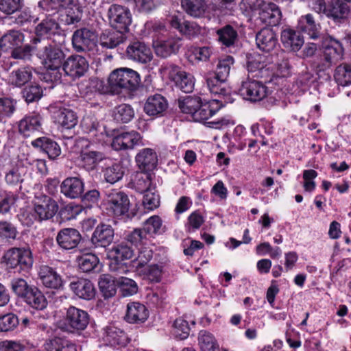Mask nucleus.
Masks as SVG:
<instances>
[{"instance_id":"1","label":"nucleus","mask_w":351,"mask_h":351,"mask_svg":"<svg viewBox=\"0 0 351 351\" xmlns=\"http://www.w3.org/2000/svg\"><path fill=\"white\" fill-rule=\"evenodd\" d=\"M81 127L84 133L89 135L93 143L82 138L77 141V146L82 148L81 160L84 167L93 169L105 158V155L99 150L95 149L96 144L104 145L108 141V134L106 128L101 125L93 115L84 117L81 121Z\"/></svg>"},{"instance_id":"2","label":"nucleus","mask_w":351,"mask_h":351,"mask_svg":"<svg viewBox=\"0 0 351 351\" xmlns=\"http://www.w3.org/2000/svg\"><path fill=\"white\" fill-rule=\"evenodd\" d=\"M180 110L189 114L196 122H204L213 117L221 107L217 99L203 100L198 96H187L178 103Z\"/></svg>"},{"instance_id":"3","label":"nucleus","mask_w":351,"mask_h":351,"mask_svg":"<svg viewBox=\"0 0 351 351\" xmlns=\"http://www.w3.org/2000/svg\"><path fill=\"white\" fill-rule=\"evenodd\" d=\"M39 59L46 69L42 74L41 80L47 82H56L61 79L60 69L64 58L63 51L51 45H45L37 53Z\"/></svg>"},{"instance_id":"4","label":"nucleus","mask_w":351,"mask_h":351,"mask_svg":"<svg viewBox=\"0 0 351 351\" xmlns=\"http://www.w3.org/2000/svg\"><path fill=\"white\" fill-rule=\"evenodd\" d=\"M160 75L164 80L174 83L176 87L184 93H191L195 86L194 76L176 65L167 64L160 69Z\"/></svg>"},{"instance_id":"5","label":"nucleus","mask_w":351,"mask_h":351,"mask_svg":"<svg viewBox=\"0 0 351 351\" xmlns=\"http://www.w3.org/2000/svg\"><path fill=\"white\" fill-rule=\"evenodd\" d=\"M147 27H152L156 35L153 40V47L158 56L167 58L176 53L180 47L179 38H170L167 40L159 37V34L167 32L165 26L160 22L147 24Z\"/></svg>"},{"instance_id":"6","label":"nucleus","mask_w":351,"mask_h":351,"mask_svg":"<svg viewBox=\"0 0 351 351\" xmlns=\"http://www.w3.org/2000/svg\"><path fill=\"white\" fill-rule=\"evenodd\" d=\"M139 82V74L129 68L115 69L108 77V84L110 90L112 91H117L118 88L134 90L137 88Z\"/></svg>"},{"instance_id":"7","label":"nucleus","mask_w":351,"mask_h":351,"mask_svg":"<svg viewBox=\"0 0 351 351\" xmlns=\"http://www.w3.org/2000/svg\"><path fill=\"white\" fill-rule=\"evenodd\" d=\"M239 94L244 99L252 102L261 101L265 98L270 101L271 106L276 102L275 99L269 97L268 88L263 82L257 80H247L243 82Z\"/></svg>"},{"instance_id":"8","label":"nucleus","mask_w":351,"mask_h":351,"mask_svg":"<svg viewBox=\"0 0 351 351\" xmlns=\"http://www.w3.org/2000/svg\"><path fill=\"white\" fill-rule=\"evenodd\" d=\"M104 206L111 215L120 217L128 213L130 202L128 195L124 192L117 189H111L106 193Z\"/></svg>"},{"instance_id":"9","label":"nucleus","mask_w":351,"mask_h":351,"mask_svg":"<svg viewBox=\"0 0 351 351\" xmlns=\"http://www.w3.org/2000/svg\"><path fill=\"white\" fill-rule=\"evenodd\" d=\"M88 324V315L85 311L70 306L66 310L64 319L60 321L58 326L64 331L73 332L84 330Z\"/></svg>"},{"instance_id":"10","label":"nucleus","mask_w":351,"mask_h":351,"mask_svg":"<svg viewBox=\"0 0 351 351\" xmlns=\"http://www.w3.org/2000/svg\"><path fill=\"white\" fill-rule=\"evenodd\" d=\"M3 263L8 269L19 268L20 270L32 267L33 259L29 250L23 247H12L5 252Z\"/></svg>"},{"instance_id":"11","label":"nucleus","mask_w":351,"mask_h":351,"mask_svg":"<svg viewBox=\"0 0 351 351\" xmlns=\"http://www.w3.org/2000/svg\"><path fill=\"white\" fill-rule=\"evenodd\" d=\"M133 255L134 251L127 244L121 243L114 245L107 254L108 258L111 260L109 264L110 270L118 275L126 274L128 267L121 261L131 258Z\"/></svg>"},{"instance_id":"12","label":"nucleus","mask_w":351,"mask_h":351,"mask_svg":"<svg viewBox=\"0 0 351 351\" xmlns=\"http://www.w3.org/2000/svg\"><path fill=\"white\" fill-rule=\"evenodd\" d=\"M312 10L317 14L323 13L335 21L346 19L350 10L347 3L338 0H334L328 7L326 6L324 0H313Z\"/></svg>"},{"instance_id":"13","label":"nucleus","mask_w":351,"mask_h":351,"mask_svg":"<svg viewBox=\"0 0 351 351\" xmlns=\"http://www.w3.org/2000/svg\"><path fill=\"white\" fill-rule=\"evenodd\" d=\"M108 19L110 25L119 32H126L132 22V15L128 8L112 5L108 10Z\"/></svg>"},{"instance_id":"14","label":"nucleus","mask_w":351,"mask_h":351,"mask_svg":"<svg viewBox=\"0 0 351 351\" xmlns=\"http://www.w3.org/2000/svg\"><path fill=\"white\" fill-rule=\"evenodd\" d=\"M142 136L136 131L122 132L114 136L111 142V147L116 151L132 149L136 146H143Z\"/></svg>"},{"instance_id":"15","label":"nucleus","mask_w":351,"mask_h":351,"mask_svg":"<svg viewBox=\"0 0 351 351\" xmlns=\"http://www.w3.org/2000/svg\"><path fill=\"white\" fill-rule=\"evenodd\" d=\"M267 58L259 53L247 56L246 68L252 77L267 78L270 77V68L267 62Z\"/></svg>"},{"instance_id":"16","label":"nucleus","mask_w":351,"mask_h":351,"mask_svg":"<svg viewBox=\"0 0 351 351\" xmlns=\"http://www.w3.org/2000/svg\"><path fill=\"white\" fill-rule=\"evenodd\" d=\"M58 210V205L55 200L47 196L37 198L34 202V210L35 219L39 221L52 218Z\"/></svg>"},{"instance_id":"17","label":"nucleus","mask_w":351,"mask_h":351,"mask_svg":"<svg viewBox=\"0 0 351 351\" xmlns=\"http://www.w3.org/2000/svg\"><path fill=\"white\" fill-rule=\"evenodd\" d=\"M38 277L41 283L47 288L59 290L64 285V280L58 271L49 266L43 265L38 271Z\"/></svg>"},{"instance_id":"18","label":"nucleus","mask_w":351,"mask_h":351,"mask_svg":"<svg viewBox=\"0 0 351 351\" xmlns=\"http://www.w3.org/2000/svg\"><path fill=\"white\" fill-rule=\"evenodd\" d=\"M88 68V62L80 55L69 56L62 64V69L66 75L72 77H80L84 75Z\"/></svg>"},{"instance_id":"19","label":"nucleus","mask_w":351,"mask_h":351,"mask_svg":"<svg viewBox=\"0 0 351 351\" xmlns=\"http://www.w3.org/2000/svg\"><path fill=\"white\" fill-rule=\"evenodd\" d=\"M19 132L24 137H30L42 130V117L39 114L25 115L18 123Z\"/></svg>"},{"instance_id":"20","label":"nucleus","mask_w":351,"mask_h":351,"mask_svg":"<svg viewBox=\"0 0 351 351\" xmlns=\"http://www.w3.org/2000/svg\"><path fill=\"white\" fill-rule=\"evenodd\" d=\"M125 53L128 59L141 63H147L152 59V52L149 47L140 41L130 43Z\"/></svg>"},{"instance_id":"21","label":"nucleus","mask_w":351,"mask_h":351,"mask_svg":"<svg viewBox=\"0 0 351 351\" xmlns=\"http://www.w3.org/2000/svg\"><path fill=\"white\" fill-rule=\"evenodd\" d=\"M80 232L71 228H63L56 236L58 245L63 250H72L75 248L81 241Z\"/></svg>"},{"instance_id":"22","label":"nucleus","mask_w":351,"mask_h":351,"mask_svg":"<svg viewBox=\"0 0 351 351\" xmlns=\"http://www.w3.org/2000/svg\"><path fill=\"white\" fill-rule=\"evenodd\" d=\"M101 338L105 344L112 347L125 346L128 342L126 334L121 329L113 325L104 328Z\"/></svg>"},{"instance_id":"23","label":"nucleus","mask_w":351,"mask_h":351,"mask_svg":"<svg viewBox=\"0 0 351 351\" xmlns=\"http://www.w3.org/2000/svg\"><path fill=\"white\" fill-rule=\"evenodd\" d=\"M72 42L77 51L89 49L95 45V35L93 32L84 28L75 32Z\"/></svg>"},{"instance_id":"24","label":"nucleus","mask_w":351,"mask_h":351,"mask_svg":"<svg viewBox=\"0 0 351 351\" xmlns=\"http://www.w3.org/2000/svg\"><path fill=\"white\" fill-rule=\"evenodd\" d=\"M256 43L258 48L261 50L269 52L278 44L276 34L271 28H263L257 33Z\"/></svg>"},{"instance_id":"25","label":"nucleus","mask_w":351,"mask_h":351,"mask_svg":"<svg viewBox=\"0 0 351 351\" xmlns=\"http://www.w3.org/2000/svg\"><path fill=\"white\" fill-rule=\"evenodd\" d=\"M114 230L110 225L101 224L95 230L91 242L95 247H106L113 240Z\"/></svg>"},{"instance_id":"26","label":"nucleus","mask_w":351,"mask_h":351,"mask_svg":"<svg viewBox=\"0 0 351 351\" xmlns=\"http://www.w3.org/2000/svg\"><path fill=\"white\" fill-rule=\"evenodd\" d=\"M54 121L63 129H71L77 123L76 114L71 109L60 108L53 112Z\"/></svg>"},{"instance_id":"27","label":"nucleus","mask_w":351,"mask_h":351,"mask_svg":"<svg viewBox=\"0 0 351 351\" xmlns=\"http://www.w3.org/2000/svg\"><path fill=\"white\" fill-rule=\"evenodd\" d=\"M60 191L66 197L71 199L79 197L84 192V183L77 177H69L63 180Z\"/></svg>"},{"instance_id":"28","label":"nucleus","mask_w":351,"mask_h":351,"mask_svg":"<svg viewBox=\"0 0 351 351\" xmlns=\"http://www.w3.org/2000/svg\"><path fill=\"white\" fill-rule=\"evenodd\" d=\"M136 162L138 167L143 171L154 169L158 162V157L156 152L151 148L141 149L135 157Z\"/></svg>"},{"instance_id":"29","label":"nucleus","mask_w":351,"mask_h":351,"mask_svg":"<svg viewBox=\"0 0 351 351\" xmlns=\"http://www.w3.org/2000/svg\"><path fill=\"white\" fill-rule=\"evenodd\" d=\"M148 317V311L145 305L140 302H130L127 305L125 319L129 323H143Z\"/></svg>"},{"instance_id":"30","label":"nucleus","mask_w":351,"mask_h":351,"mask_svg":"<svg viewBox=\"0 0 351 351\" xmlns=\"http://www.w3.org/2000/svg\"><path fill=\"white\" fill-rule=\"evenodd\" d=\"M71 291L77 297L84 300H91L95 295V289L93 284L88 280L81 279L72 282L69 285Z\"/></svg>"},{"instance_id":"31","label":"nucleus","mask_w":351,"mask_h":351,"mask_svg":"<svg viewBox=\"0 0 351 351\" xmlns=\"http://www.w3.org/2000/svg\"><path fill=\"white\" fill-rule=\"evenodd\" d=\"M260 19L271 26L277 25L281 19V12L277 5L273 3L264 4L259 12Z\"/></svg>"},{"instance_id":"32","label":"nucleus","mask_w":351,"mask_h":351,"mask_svg":"<svg viewBox=\"0 0 351 351\" xmlns=\"http://www.w3.org/2000/svg\"><path fill=\"white\" fill-rule=\"evenodd\" d=\"M324 56L328 67L341 60L343 56V48L341 43L335 39H330L324 47Z\"/></svg>"},{"instance_id":"33","label":"nucleus","mask_w":351,"mask_h":351,"mask_svg":"<svg viewBox=\"0 0 351 351\" xmlns=\"http://www.w3.org/2000/svg\"><path fill=\"white\" fill-rule=\"evenodd\" d=\"M167 106L168 104L165 98L156 94L147 98L144 110L149 116H158L162 114Z\"/></svg>"},{"instance_id":"34","label":"nucleus","mask_w":351,"mask_h":351,"mask_svg":"<svg viewBox=\"0 0 351 351\" xmlns=\"http://www.w3.org/2000/svg\"><path fill=\"white\" fill-rule=\"evenodd\" d=\"M298 28L306 34L311 38L315 39L319 36L320 25L315 21L311 14L302 16L299 19Z\"/></svg>"},{"instance_id":"35","label":"nucleus","mask_w":351,"mask_h":351,"mask_svg":"<svg viewBox=\"0 0 351 351\" xmlns=\"http://www.w3.org/2000/svg\"><path fill=\"white\" fill-rule=\"evenodd\" d=\"M281 41L287 49L297 51L304 44V39L300 34L292 29H285L281 33Z\"/></svg>"},{"instance_id":"36","label":"nucleus","mask_w":351,"mask_h":351,"mask_svg":"<svg viewBox=\"0 0 351 351\" xmlns=\"http://www.w3.org/2000/svg\"><path fill=\"white\" fill-rule=\"evenodd\" d=\"M24 41V35L17 30H10L0 38V48L6 51L9 49L14 50L16 47L22 45Z\"/></svg>"},{"instance_id":"37","label":"nucleus","mask_w":351,"mask_h":351,"mask_svg":"<svg viewBox=\"0 0 351 351\" xmlns=\"http://www.w3.org/2000/svg\"><path fill=\"white\" fill-rule=\"evenodd\" d=\"M32 77V69L29 66L20 67L13 70L9 75V83L16 87H21Z\"/></svg>"},{"instance_id":"38","label":"nucleus","mask_w":351,"mask_h":351,"mask_svg":"<svg viewBox=\"0 0 351 351\" xmlns=\"http://www.w3.org/2000/svg\"><path fill=\"white\" fill-rule=\"evenodd\" d=\"M35 147L41 148L51 159L56 158L61 153V149L58 143L45 137L38 138L32 142Z\"/></svg>"},{"instance_id":"39","label":"nucleus","mask_w":351,"mask_h":351,"mask_svg":"<svg viewBox=\"0 0 351 351\" xmlns=\"http://www.w3.org/2000/svg\"><path fill=\"white\" fill-rule=\"evenodd\" d=\"M45 351H77L75 345L62 337H53L47 340L44 344Z\"/></svg>"},{"instance_id":"40","label":"nucleus","mask_w":351,"mask_h":351,"mask_svg":"<svg viewBox=\"0 0 351 351\" xmlns=\"http://www.w3.org/2000/svg\"><path fill=\"white\" fill-rule=\"evenodd\" d=\"M197 341L201 351H220V347L215 337L207 330L199 331Z\"/></svg>"},{"instance_id":"41","label":"nucleus","mask_w":351,"mask_h":351,"mask_svg":"<svg viewBox=\"0 0 351 351\" xmlns=\"http://www.w3.org/2000/svg\"><path fill=\"white\" fill-rule=\"evenodd\" d=\"M181 5L185 12L193 17L203 16L207 9L204 0H182Z\"/></svg>"},{"instance_id":"42","label":"nucleus","mask_w":351,"mask_h":351,"mask_svg":"<svg viewBox=\"0 0 351 351\" xmlns=\"http://www.w3.org/2000/svg\"><path fill=\"white\" fill-rule=\"evenodd\" d=\"M32 308L43 310L47 307V302L43 293L36 287H32L23 298Z\"/></svg>"},{"instance_id":"43","label":"nucleus","mask_w":351,"mask_h":351,"mask_svg":"<svg viewBox=\"0 0 351 351\" xmlns=\"http://www.w3.org/2000/svg\"><path fill=\"white\" fill-rule=\"evenodd\" d=\"M125 38L122 32L105 31L100 36V45L103 47L112 49L123 43Z\"/></svg>"},{"instance_id":"44","label":"nucleus","mask_w":351,"mask_h":351,"mask_svg":"<svg viewBox=\"0 0 351 351\" xmlns=\"http://www.w3.org/2000/svg\"><path fill=\"white\" fill-rule=\"evenodd\" d=\"M270 68V76L287 77L290 75L291 66L289 60L284 55L281 56L274 64H269Z\"/></svg>"},{"instance_id":"45","label":"nucleus","mask_w":351,"mask_h":351,"mask_svg":"<svg viewBox=\"0 0 351 351\" xmlns=\"http://www.w3.org/2000/svg\"><path fill=\"white\" fill-rule=\"evenodd\" d=\"M64 16L62 20L67 25L74 24L80 21L82 14L81 6L74 0L71 4L66 5L64 8Z\"/></svg>"},{"instance_id":"46","label":"nucleus","mask_w":351,"mask_h":351,"mask_svg":"<svg viewBox=\"0 0 351 351\" xmlns=\"http://www.w3.org/2000/svg\"><path fill=\"white\" fill-rule=\"evenodd\" d=\"M58 29V24L52 17H47L42 21L36 27L37 36L49 38L51 35L56 34Z\"/></svg>"},{"instance_id":"47","label":"nucleus","mask_w":351,"mask_h":351,"mask_svg":"<svg viewBox=\"0 0 351 351\" xmlns=\"http://www.w3.org/2000/svg\"><path fill=\"white\" fill-rule=\"evenodd\" d=\"M98 285L105 298H110L115 295L117 287L116 278L112 279L109 275H102Z\"/></svg>"},{"instance_id":"48","label":"nucleus","mask_w":351,"mask_h":351,"mask_svg":"<svg viewBox=\"0 0 351 351\" xmlns=\"http://www.w3.org/2000/svg\"><path fill=\"white\" fill-rule=\"evenodd\" d=\"M117 287L120 288L123 296H130L138 292V285L136 282L128 277L119 276L116 278Z\"/></svg>"},{"instance_id":"49","label":"nucleus","mask_w":351,"mask_h":351,"mask_svg":"<svg viewBox=\"0 0 351 351\" xmlns=\"http://www.w3.org/2000/svg\"><path fill=\"white\" fill-rule=\"evenodd\" d=\"M141 271L138 272V274L142 275L144 278L151 282H158L161 280L163 273V265L162 263L152 264L141 269Z\"/></svg>"},{"instance_id":"50","label":"nucleus","mask_w":351,"mask_h":351,"mask_svg":"<svg viewBox=\"0 0 351 351\" xmlns=\"http://www.w3.org/2000/svg\"><path fill=\"white\" fill-rule=\"evenodd\" d=\"M124 172V168L120 162L114 163L104 171V178L106 182L114 184L122 179Z\"/></svg>"},{"instance_id":"51","label":"nucleus","mask_w":351,"mask_h":351,"mask_svg":"<svg viewBox=\"0 0 351 351\" xmlns=\"http://www.w3.org/2000/svg\"><path fill=\"white\" fill-rule=\"evenodd\" d=\"M134 110L130 106L123 104L115 108L113 112L114 119L121 123L129 122L134 117Z\"/></svg>"},{"instance_id":"52","label":"nucleus","mask_w":351,"mask_h":351,"mask_svg":"<svg viewBox=\"0 0 351 351\" xmlns=\"http://www.w3.org/2000/svg\"><path fill=\"white\" fill-rule=\"evenodd\" d=\"M336 82L341 86L351 84V65L341 64L337 67L335 73Z\"/></svg>"},{"instance_id":"53","label":"nucleus","mask_w":351,"mask_h":351,"mask_svg":"<svg viewBox=\"0 0 351 351\" xmlns=\"http://www.w3.org/2000/svg\"><path fill=\"white\" fill-rule=\"evenodd\" d=\"M233 63L234 59L231 56H227L220 60L217 66L216 73L214 75L217 76L219 80L225 82L229 75Z\"/></svg>"},{"instance_id":"54","label":"nucleus","mask_w":351,"mask_h":351,"mask_svg":"<svg viewBox=\"0 0 351 351\" xmlns=\"http://www.w3.org/2000/svg\"><path fill=\"white\" fill-rule=\"evenodd\" d=\"M99 258L93 254H86L79 259V267L84 272H89L96 269L99 265Z\"/></svg>"},{"instance_id":"55","label":"nucleus","mask_w":351,"mask_h":351,"mask_svg":"<svg viewBox=\"0 0 351 351\" xmlns=\"http://www.w3.org/2000/svg\"><path fill=\"white\" fill-rule=\"evenodd\" d=\"M162 222L159 216L154 215L147 219L143 224V229L147 235H154L161 232Z\"/></svg>"},{"instance_id":"56","label":"nucleus","mask_w":351,"mask_h":351,"mask_svg":"<svg viewBox=\"0 0 351 351\" xmlns=\"http://www.w3.org/2000/svg\"><path fill=\"white\" fill-rule=\"evenodd\" d=\"M19 324L18 317L12 313L1 315L0 316V332L12 331Z\"/></svg>"},{"instance_id":"57","label":"nucleus","mask_w":351,"mask_h":351,"mask_svg":"<svg viewBox=\"0 0 351 351\" xmlns=\"http://www.w3.org/2000/svg\"><path fill=\"white\" fill-rule=\"evenodd\" d=\"M219 40L224 45L229 47L232 45L237 36V32L230 25L217 30Z\"/></svg>"},{"instance_id":"58","label":"nucleus","mask_w":351,"mask_h":351,"mask_svg":"<svg viewBox=\"0 0 351 351\" xmlns=\"http://www.w3.org/2000/svg\"><path fill=\"white\" fill-rule=\"evenodd\" d=\"M134 189L140 193H147L151 191V178L150 176L146 173H138L134 180Z\"/></svg>"},{"instance_id":"59","label":"nucleus","mask_w":351,"mask_h":351,"mask_svg":"<svg viewBox=\"0 0 351 351\" xmlns=\"http://www.w3.org/2000/svg\"><path fill=\"white\" fill-rule=\"evenodd\" d=\"M153 256V252L149 247L141 249L137 258L134 261V266L138 272H142L141 269L146 267V265L151 261Z\"/></svg>"},{"instance_id":"60","label":"nucleus","mask_w":351,"mask_h":351,"mask_svg":"<svg viewBox=\"0 0 351 351\" xmlns=\"http://www.w3.org/2000/svg\"><path fill=\"white\" fill-rule=\"evenodd\" d=\"M43 88L38 84L27 86L23 90V97L28 103L39 100L43 96Z\"/></svg>"},{"instance_id":"61","label":"nucleus","mask_w":351,"mask_h":351,"mask_svg":"<svg viewBox=\"0 0 351 351\" xmlns=\"http://www.w3.org/2000/svg\"><path fill=\"white\" fill-rule=\"evenodd\" d=\"M190 328L188 322L180 317L175 320L173 324V333L180 339H185L189 335Z\"/></svg>"},{"instance_id":"62","label":"nucleus","mask_w":351,"mask_h":351,"mask_svg":"<svg viewBox=\"0 0 351 351\" xmlns=\"http://www.w3.org/2000/svg\"><path fill=\"white\" fill-rule=\"evenodd\" d=\"M24 173L25 170L23 167H13L6 173L5 182L10 185H16L23 181Z\"/></svg>"},{"instance_id":"63","label":"nucleus","mask_w":351,"mask_h":351,"mask_svg":"<svg viewBox=\"0 0 351 351\" xmlns=\"http://www.w3.org/2000/svg\"><path fill=\"white\" fill-rule=\"evenodd\" d=\"M16 227L7 221H0V238L3 239H15L17 235Z\"/></svg>"},{"instance_id":"64","label":"nucleus","mask_w":351,"mask_h":351,"mask_svg":"<svg viewBox=\"0 0 351 351\" xmlns=\"http://www.w3.org/2000/svg\"><path fill=\"white\" fill-rule=\"evenodd\" d=\"M160 204L159 195L152 190L145 193L143 199V205L145 209L153 210Z\"/></svg>"}]
</instances>
